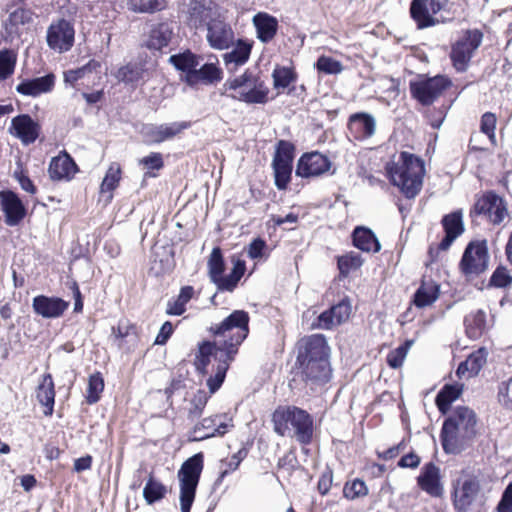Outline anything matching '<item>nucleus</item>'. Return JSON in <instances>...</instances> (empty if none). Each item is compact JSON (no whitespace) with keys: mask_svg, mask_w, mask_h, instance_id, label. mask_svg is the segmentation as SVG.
Listing matches in <instances>:
<instances>
[{"mask_svg":"<svg viewBox=\"0 0 512 512\" xmlns=\"http://www.w3.org/2000/svg\"><path fill=\"white\" fill-rule=\"evenodd\" d=\"M476 415L468 407H456L445 420L441 441L445 452L458 454L463 451L476 435Z\"/></svg>","mask_w":512,"mask_h":512,"instance_id":"1","label":"nucleus"},{"mask_svg":"<svg viewBox=\"0 0 512 512\" xmlns=\"http://www.w3.org/2000/svg\"><path fill=\"white\" fill-rule=\"evenodd\" d=\"M248 324V313L244 310H235L220 324L210 327V332L214 336L212 343L220 350V356L234 359L238 347L249 333Z\"/></svg>","mask_w":512,"mask_h":512,"instance_id":"2","label":"nucleus"},{"mask_svg":"<svg viewBox=\"0 0 512 512\" xmlns=\"http://www.w3.org/2000/svg\"><path fill=\"white\" fill-rule=\"evenodd\" d=\"M387 173L394 186L406 198H414L421 190L424 176V163L418 157L402 152L397 161L387 166Z\"/></svg>","mask_w":512,"mask_h":512,"instance_id":"3","label":"nucleus"},{"mask_svg":"<svg viewBox=\"0 0 512 512\" xmlns=\"http://www.w3.org/2000/svg\"><path fill=\"white\" fill-rule=\"evenodd\" d=\"M274 431L285 436L292 430L297 441L309 444L313 437V419L311 415L296 406H280L272 414Z\"/></svg>","mask_w":512,"mask_h":512,"instance_id":"4","label":"nucleus"},{"mask_svg":"<svg viewBox=\"0 0 512 512\" xmlns=\"http://www.w3.org/2000/svg\"><path fill=\"white\" fill-rule=\"evenodd\" d=\"M224 86L236 92L232 98L247 104H264L268 100V87L250 70H246L240 76L227 79Z\"/></svg>","mask_w":512,"mask_h":512,"instance_id":"5","label":"nucleus"},{"mask_svg":"<svg viewBox=\"0 0 512 512\" xmlns=\"http://www.w3.org/2000/svg\"><path fill=\"white\" fill-rule=\"evenodd\" d=\"M203 459V454L197 453L188 458L178 471L181 512H190L204 466Z\"/></svg>","mask_w":512,"mask_h":512,"instance_id":"6","label":"nucleus"},{"mask_svg":"<svg viewBox=\"0 0 512 512\" xmlns=\"http://www.w3.org/2000/svg\"><path fill=\"white\" fill-rule=\"evenodd\" d=\"M483 34L478 29L467 30L453 46L450 57L455 69L463 72L467 69L473 53L480 46Z\"/></svg>","mask_w":512,"mask_h":512,"instance_id":"7","label":"nucleus"},{"mask_svg":"<svg viewBox=\"0 0 512 512\" xmlns=\"http://www.w3.org/2000/svg\"><path fill=\"white\" fill-rule=\"evenodd\" d=\"M294 159V145L288 141L280 140L272 161L275 185L279 190L287 188L292 174Z\"/></svg>","mask_w":512,"mask_h":512,"instance_id":"8","label":"nucleus"},{"mask_svg":"<svg viewBox=\"0 0 512 512\" xmlns=\"http://www.w3.org/2000/svg\"><path fill=\"white\" fill-rule=\"evenodd\" d=\"M489 253L486 240L470 242L461 259L460 267L465 275H479L488 268Z\"/></svg>","mask_w":512,"mask_h":512,"instance_id":"9","label":"nucleus"},{"mask_svg":"<svg viewBox=\"0 0 512 512\" xmlns=\"http://www.w3.org/2000/svg\"><path fill=\"white\" fill-rule=\"evenodd\" d=\"M473 213L486 217L494 225H499L509 215L505 200L492 191L477 199Z\"/></svg>","mask_w":512,"mask_h":512,"instance_id":"10","label":"nucleus"},{"mask_svg":"<svg viewBox=\"0 0 512 512\" xmlns=\"http://www.w3.org/2000/svg\"><path fill=\"white\" fill-rule=\"evenodd\" d=\"M450 85L443 76L410 82V92L422 105H431Z\"/></svg>","mask_w":512,"mask_h":512,"instance_id":"11","label":"nucleus"},{"mask_svg":"<svg viewBox=\"0 0 512 512\" xmlns=\"http://www.w3.org/2000/svg\"><path fill=\"white\" fill-rule=\"evenodd\" d=\"M74 39V27L65 19L52 23L47 29V45L58 53L69 51L74 45Z\"/></svg>","mask_w":512,"mask_h":512,"instance_id":"12","label":"nucleus"},{"mask_svg":"<svg viewBox=\"0 0 512 512\" xmlns=\"http://www.w3.org/2000/svg\"><path fill=\"white\" fill-rule=\"evenodd\" d=\"M329 346L326 338L313 334L298 342L297 362L329 360Z\"/></svg>","mask_w":512,"mask_h":512,"instance_id":"13","label":"nucleus"},{"mask_svg":"<svg viewBox=\"0 0 512 512\" xmlns=\"http://www.w3.org/2000/svg\"><path fill=\"white\" fill-rule=\"evenodd\" d=\"M449 0H413L410 5V14L419 28L433 26V15L445 11Z\"/></svg>","mask_w":512,"mask_h":512,"instance_id":"14","label":"nucleus"},{"mask_svg":"<svg viewBox=\"0 0 512 512\" xmlns=\"http://www.w3.org/2000/svg\"><path fill=\"white\" fill-rule=\"evenodd\" d=\"M190 126L191 123L188 121L165 124H147L143 126L141 133L146 143L159 144L174 138Z\"/></svg>","mask_w":512,"mask_h":512,"instance_id":"15","label":"nucleus"},{"mask_svg":"<svg viewBox=\"0 0 512 512\" xmlns=\"http://www.w3.org/2000/svg\"><path fill=\"white\" fill-rule=\"evenodd\" d=\"M232 426L226 422V415L206 417L194 425L189 438L191 441H202L214 436H223Z\"/></svg>","mask_w":512,"mask_h":512,"instance_id":"16","label":"nucleus"},{"mask_svg":"<svg viewBox=\"0 0 512 512\" xmlns=\"http://www.w3.org/2000/svg\"><path fill=\"white\" fill-rule=\"evenodd\" d=\"M207 41L209 45L218 50L229 48L234 43V32L219 14L207 22Z\"/></svg>","mask_w":512,"mask_h":512,"instance_id":"17","label":"nucleus"},{"mask_svg":"<svg viewBox=\"0 0 512 512\" xmlns=\"http://www.w3.org/2000/svg\"><path fill=\"white\" fill-rule=\"evenodd\" d=\"M351 311V301L348 297H345L330 309L322 312L318 316L317 324L315 326L319 329H332L333 327L347 321L351 315Z\"/></svg>","mask_w":512,"mask_h":512,"instance_id":"18","label":"nucleus"},{"mask_svg":"<svg viewBox=\"0 0 512 512\" xmlns=\"http://www.w3.org/2000/svg\"><path fill=\"white\" fill-rule=\"evenodd\" d=\"M331 162L325 155L319 152H312L303 155L297 164L296 175L300 177H314L327 172Z\"/></svg>","mask_w":512,"mask_h":512,"instance_id":"19","label":"nucleus"},{"mask_svg":"<svg viewBox=\"0 0 512 512\" xmlns=\"http://www.w3.org/2000/svg\"><path fill=\"white\" fill-rule=\"evenodd\" d=\"M305 382L315 389L326 383L331 376L329 360L298 362Z\"/></svg>","mask_w":512,"mask_h":512,"instance_id":"20","label":"nucleus"},{"mask_svg":"<svg viewBox=\"0 0 512 512\" xmlns=\"http://www.w3.org/2000/svg\"><path fill=\"white\" fill-rule=\"evenodd\" d=\"M0 203L5 214V223L7 225L16 226L25 217V206L13 191H0Z\"/></svg>","mask_w":512,"mask_h":512,"instance_id":"21","label":"nucleus"},{"mask_svg":"<svg viewBox=\"0 0 512 512\" xmlns=\"http://www.w3.org/2000/svg\"><path fill=\"white\" fill-rule=\"evenodd\" d=\"M69 302L58 297L38 295L33 298L32 307L36 314L43 318H58L63 315Z\"/></svg>","mask_w":512,"mask_h":512,"instance_id":"22","label":"nucleus"},{"mask_svg":"<svg viewBox=\"0 0 512 512\" xmlns=\"http://www.w3.org/2000/svg\"><path fill=\"white\" fill-rule=\"evenodd\" d=\"M187 21L192 27L206 26L217 14V10L206 0H191L187 7Z\"/></svg>","mask_w":512,"mask_h":512,"instance_id":"23","label":"nucleus"},{"mask_svg":"<svg viewBox=\"0 0 512 512\" xmlns=\"http://www.w3.org/2000/svg\"><path fill=\"white\" fill-rule=\"evenodd\" d=\"M348 129L356 140L368 139L375 134L376 120L369 113H355L349 117Z\"/></svg>","mask_w":512,"mask_h":512,"instance_id":"24","label":"nucleus"},{"mask_svg":"<svg viewBox=\"0 0 512 512\" xmlns=\"http://www.w3.org/2000/svg\"><path fill=\"white\" fill-rule=\"evenodd\" d=\"M11 128L14 130V135L25 145L34 143L40 133V125L27 114L14 117Z\"/></svg>","mask_w":512,"mask_h":512,"instance_id":"25","label":"nucleus"},{"mask_svg":"<svg viewBox=\"0 0 512 512\" xmlns=\"http://www.w3.org/2000/svg\"><path fill=\"white\" fill-rule=\"evenodd\" d=\"M479 482L474 478L459 480L454 488V505L458 510H466L479 493Z\"/></svg>","mask_w":512,"mask_h":512,"instance_id":"26","label":"nucleus"},{"mask_svg":"<svg viewBox=\"0 0 512 512\" xmlns=\"http://www.w3.org/2000/svg\"><path fill=\"white\" fill-rule=\"evenodd\" d=\"M417 481L419 487L431 496H440L443 492L440 482V469L432 462L422 467Z\"/></svg>","mask_w":512,"mask_h":512,"instance_id":"27","label":"nucleus"},{"mask_svg":"<svg viewBox=\"0 0 512 512\" xmlns=\"http://www.w3.org/2000/svg\"><path fill=\"white\" fill-rule=\"evenodd\" d=\"M445 237L439 243L440 250H447L454 240L464 231L462 212L460 210L447 214L442 219Z\"/></svg>","mask_w":512,"mask_h":512,"instance_id":"28","label":"nucleus"},{"mask_svg":"<svg viewBox=\"0 0 512 512\" xmlns=\"http://www.w3.org/2000/svg\"><path fill=\"white\" fill-rule=\"evenodd\" d=\"M55 85V76L47 74L34 79L23 80L16 86V91L24 96L37 97L50 92Z\"/></svg>","mask_w":512,"mask_h":512,"instance_id":"29","label":"nucleus"},{"mask_svg":"<svg viewBox=\"0 0 512 512\" xmlns=\"http://www.w3.org/2000/svg\"><path fill=\"white\" fill-rule=\"evenodd\" d=\"M488 352L485 348H479L478 350L471 353L468 358L461 362L456 370V374L459 378L474 377L478 375L483 366L487 362Z\"/></svg>","mask_w":512,"mask_h":512,"instance_id":"30","label":"nucleus"},{"mask_svg":"<svg viewBox=\"0 0 512 512\" xmlns=\"http://www.w3.org/2000/svg\"><path fill=\"white\" fill-rule=\"evenodd\" d=\"M48 171L53 180H69L76 173L77 166L73 159L64 153L51 160Z\"/></svg>","mask_w":512,"mask_h":512,"instance_id":"31","label":"nucleus"},{"mask_svg":"<svg viewBox=\"0 0 512 512\" xmlns=\"http://www.w3.org/2000/svg\"><path fill=\"white\" fill-rule=\"evenodd\" d=\"M256 27L257 37L263 43L271 41L276 35L278 22L273 16L266 13H258L253 18Z\"/></svg>","mask_w":512,"mask_h":512,"instance_id":"32","label":"nucleus"},{"mask_svg":"<svg viewBox=\"0 0 512 512\" xmlns=\"http://www.w3.org/2000/svg\"><path fill=\"white\" fill-rule=\"evenodd\" d=\"M172 36V25L167 22L159 23L150 30L146 45L149 49L161 50L162 48L168 46Z\"/></svg>","mask_w":512,"mask_h":512,"instance_id":"33","label":"nucleus"},{"mask_svg":"<svg viewBox=\"0 0 512 512\" xmlns=\"http://www.w3.org/2000/svg\"><path fill=\"white\" fill-rule=\"evenodd\" d=\"M36 397L38 401L46 408L44 414L50 416L53 413L55 402V391L52 376L45 374L42 381L39 383Z\"/></svg>","mask_w":512,"mask_h":512,"instance_id":"34","label":"nucleus"},{"mask_svg":"<svg viewBox=\"0 0 512 512\" xmlns=\"http://www.w3.org/2000/svg\"><path fill=\"white\" fill-rule=\"evenodd\" d=\"M221 74L222 72L216 64L207 63L204 64L201 68H196L194 72L190 73L187 76V83L189 85H196L200 82L205 84H212L221 80Z\"/></svg>","mask_w":512,"mask_h":512,"instance_id":"35","label":"nucleus"},{"mask_svg":"<svg viewBox=\"0 0 512 512\" xmlns=\"http://www.w3.org/2000/svg\"><path fill=\"white\" fill-rule=\"evenodd\" d=\"M220 350L215 346V344L210 341H204L199 345L198 352L195 356L194 365L196 370L202 375L208 374V365L213 358L217 361V356H219Z\"/></svg>","mask_w":512,"mask_h":512,"instance_id":"36","label":"nucleus"},{"mask_svg":"<svg viewBox=\"0 0 512 512\" xmlns=\"http://www.w3.org/2000/svg\"><path fill=\"white\" fill-rule=\"evenodd\" d=\"M353 244L364 252H378L381 245L375 234L368 228L357 227L353 231Z\"/></svg>","mask_w":512,"mask_h":512,"instance_id":"37","label":"nucleus"},{"mask_svg":"<svg viewBox=\"0 0 512 512\" xmlns=\"http://www.w3.org/2000/svg\"><path fill=\"white\" fill-rule=\"evenodd\" d=\"M33 12L26 8H17L10 13L7 21L5 22V29L9 36L19 35L20 27L32 23Z\"/></svg>","mask_w":512,"mask_h":512,"instance_id":"38","label":"nucleus"},{"mask_svg":"<svg viewBox=\"0 0 512 512\" xmlns=\"http://www.w3.org/2000/svg\"><path fill=\"white\" fill-rule=\"evenodd\" d=\"M252 46L244 41H238L236 47L224 55V62L228 70L234 71L238 66L244 65L251 53Z\"/></svg>","mask_w":512,"mask_h":512,"instance_id":"39","label":"nucleus"},{"mask_svg":"<svg viewBox=\"0 0 512 512\" xmlns=\"http://www.w3.org/2000/svg\"><path fill=\"white\" fill-rule=\"evenodd\" d=\"M439 296V286L433 281H423L414 295V304L423 308L434 303Z\"/></svg>","mask_w":512,"mask_h":512,"instance_id":"40","label":"nucleus"},{"mask_svg":"<svg viewBox=\"0 0 512 512\" xmlns=\"http://www.w3.org/2000/svg\"><path fill=\"white\" fill-rule=\"evenodd\" d=\"M246 270L245 262L242 260H237L234 263L232 271L226 275L218 279V281L215 283L217 288L221 291H233L241 277L244 275V272Z\"/></svg>","mask_w":512,"mask_h":512,"instance_id":"41","label":"nucleus"},{"mask_svg":"<svg viewBox=\"0 0 512 512\" xmlns=\"http://www.w3.org/2000/svg\"><path fill=\"white\" fill-rule=\"evenodd\" d=\"M231 361H233V359H226V357H222L220 355L217 356L218 365L216 367L215 375L210 376L207 379V386L209 387L208 394L211 395L215 393L221 387Z\"/></svg>","mask_w":512,"mask_h":512,"instance_id":"42","label":"nucleus"},{"mask_svg":"<svg viewBox=\"0 0 512 512\" xmlns=\"http://www.w3.org/2000/svg\"><path fill=\"white\" fill-rule=\"evenodd\" d=\"M231 361H233V359H226V357H222L220 355L217 356L218 365L216 367L215 375L210 376L207 379V386L209 387L208 394L211 395L215 393L221 387Z\"/></svg>","mask_w":512,"mask_h":512,"instance_id":"43","label":"nucleus"},{"mask_svg":"<svg viewBox=\"0 0 512 512\" xmlns=\"http://www.w3.org/2000/svg\"><path fill=\"white\" fill-rule=\"evenodd\" d=\"M170 62L175 66L176 69L185 72L186 77L190 73L194 72L199 65L197 56L190 51L172 55L170 57Z\"/></svg>","mask_w":512,"mask_h":512,"instance_id":"44","label":"nucleus"},{"mask_svg":"<svg viewBox=\"0 0 512 512\" xmlns=\"http://www.w3.org/2000/svg\"><path fill=\"white\" fill-rule=\"evenodd\" d=\"M115 76L120 82H124L126 84H137L143 79L144 70L138 64L129 63L120 67Z\"/></svg>","mask_w":512,"mask_h":512,"instance_id":"45","label":"nucleus"},{"mask_svg":"<svg viewBox=\"0 0 512 512\" xmlns=\"http://www.w3.org/2000/svg\"><path fill=\"white\" fill-rule=\"evenodd\" d=\"M462 389L454 385H446L436 396V404L441 413L448 412L451 403L461 394Z\"/></svg>","mask_w":512,"mask_h":512,"instance_id":"46","label":"nucleus"},{"mask_svg":"<svg viewBox=\"0 0 512 512\" xmlns=\"http://www.w3.org/2000/svg\"><path fill=\"white\" fill-rule=\"evenodd\" d=\"M194 289L192 286L182 287L176 300L169 302L167 313L170 315H181L185 312V305L193 297Z\"/></svg>","mask_w":512,"mask_h":512,"instance_id":"47","label":"nucleus"},{"mask_svg":"<svg viewBox=\"0 0 512 512\" xmlns=\"http://www.w3.org/2000/svg\"><path fill=\"white\" fill-rule=\"evenodd\" d=\"M121 179V167L118 163H112L108 168L106 175L101 183L100 191L101 193H111L116 187ZM109 199L112 198V195L109 194Z\"/></svg>","mask_w":512,"mask_h":512,"instance_id":"48","label":"nucleus"},{"mask_svg":"<svg viewBox=\"0 0 512 512\" xmlns=\"http://www.w3.org/2000/svg\"><path fill=\"white\" fill-rule=\"evenodd\" d=\"M104 390V379L99 372L90 375L86 391V401L88 404H95L100 400Z\"/></svg>","mask_w":512,"mask_h":512,"instance_id":"49","label":"nucleus"},{"mask_svg":"<svg viewBox=\"0 0 512 512\" xmlns=\"http://www.w3.org/2000/svg\"><path fill=\"white\" fill-rule=\"evenodd\" d=\"M167 492L166 487L159 481L150 476L144 489L143 496L147 503L152 504L164 498Z\"/></svg>","mask_w":512,"mask_h":512,"instance_id":"50","label":"nucleus"},{"mask_svg":"<svg viewBox=\"0 0 512 512\" xmlns=\"http://www.w3.org/2000/svg\"><path fill=\"white\" fill-rule=\"evenodd\" d=\"M208 272L211 281L215 284L224 272V260L221 249L212 250L208 259Z\"/></svg>","mask_w":512,"mask_h":512,"instance_id":"51","label":"nucleus"},{"mask_svg":"<svg viewBox=\"0 0 512 512\" xmlns=\"http://www.w3.org/2000/svg\"><path fill=\"white\" fill-rule=\"evenodd\" d=\"M210 394L204 390H198L189 403L188 419L195 420L199 418L208 402Z\"/></svg>","mask_w":512,"mask_h":512,"instance_id":"52","label":"nucleus"},{"mask_svg":"<svg viewBox=\"0 0 512 512\" xmlns=\"http://www.w3.org/2000/svg\"><path fill=\"white\" fill-rule=\"evenodd\" d=\"M275 89H285L296 80L295 73L287 67H276L272 73Z\"/></svg>","mask_w":512,"mask_h":512,"instance_id":"53","label":"nucleus"},{"mask_svg":"<svg viewBox=\"0 0 512 512\" xmlns=\"http://www.w3.org/2000/svg\"><path fill=\"white\" fill-rule=\"evenodd\" d=\"M112 337L117 345L122 347L126 338H136L135 328L128 320H120L117 326L112 327Z\"/></svg>","mask_w":512,"mask_h":512,"instance_id":"54","label":"nucleus"},{"mask_svg":"<svg viewBox=\"0 0 512 512\" xmlns=\"http://www.w3.org/2000/svg\"><path fill=\"white\" fill-rule=\"evenodd\" d=\"M129 8L134 12L153 13L164 8V0H130Z\"/></svg>","mask_w":512,"mask_h":512,"instance_id":"55","label":"nucleus"},{"mask_svg":"<svg viewBox=\"0 0 512 512\" xmlns=\"http://www.w3.org/2000/svg\"><path fill=\"white\" fill-rule=\"evenodd\" d=\"M362 258L358 253L351 252L338 258V268L343 276L362 265Z\"/></svg>","mask_w":512,"mask_h":512,"instance_id":"56","label":"nucleus"},{"mask_svg":"<svg viewBox=\"0 0 512 512\" xmlns=\"http://www.w3.org/2000/svg\"><path fill=\"white\" fill-rule=\"evenodd\" d=\"M468 331L477 336L481 334L486 324V314L483 310H477L465 318Z\"/></svg>","mask_w":512,"mask_h":512,"instance_id":"57","label":"nucleus"},{"mask_svg":"<svg viewBox=\"0 0 512 512\" xmlns=\"http://www.w3.org/2000/svg\"><path fill=\"white\" fill-rule=\"evenodd\" d=\"M489 284L496 288L510 287L512 285V276L509 270L504 266H498L492 273Z\"/></svg>","mask_w":512,"mask_h":512,"instance_id":"58","label":"nucleus"},{"mask_svg":"<svg viewBox=\"0 0 512 512\" xmlns=\"http://www.w3.org/2000/svg\"><path fill=\"white\" fill-rule=\"evenodd\" d=\"M16 57L10 50L0 51V79L9 77L15 68Z\"/></svg>","mask_w":512,"mask_h":512,"instance_id":"59","label":"nucleus"},{"mask_svg":"<svg viewBox=\"0 0 512 512\" xmlns=\"http://www.w3.org/2000/svg\"><path fill=\"white\" fill-rule=\"evenodd\" d=\"M367 494V487L364 481L355 479L351 483H346L343 488V495L347 499H355Z\"/></svg>","mask_w":512,"mask_h":512,"instance_id":"60","label":"nucleus"},{"mask_svg":"<svg viewBox=\"0 0 512 512\" xmlns=\"http://www.w3.org/2000/svg\"><path fill=\"white\" fill-rule=\"evenodd\" d=\"M316 66L320 72L325 74H338L343 69V66L339 61L326 56L319 57Z\"/></svg>","mask_w":512,"mask_h":512,"instance_id":"61","label":"nucleus"},{"mask_svg":"<svg viewBox=\"0 0 512 512\" xmlns=\"http://www.w3.org/2000/svg\"><path fill=\"white\" fill-rule=\"evenodd\" d=\"M498 399L506 409L512 410V377L499 385Z\"/></svg>","mask_w":512,"mask_h":512,"instance_id":"62","label":"nucleus"},{"mask_svg":"<svg viewBox=\"0 0 512 512\" xmlns=\"http://www.w3.org/2000/svg\"><path fill=\"white\" fill-rule=\"evenodd\" d=\"M496 116L491 112H486L481 118V131L485 133L491 141L495 139Z\"/></svg>","mask_w":512,"mask_h":512,"instance_id":"63","label":"nucleus"},{"mask_svg":"<svg viewBox=\"0 0 512 512\" xmlns=\"http://www.w3.org/2000/svg\"><path fill=\"white\" fill-rule=\"evenodd\" d=\"M496 510L497 512H512V482L505 488Z\"/></svg>","mask_w":512,"mask_h":512,"instance_id":"64","label":"nucleus"}]
</instances>
